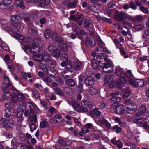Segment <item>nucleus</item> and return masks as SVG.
I'll list each match as a JSON object with an SVG mask.
<instances>
[{"mask_svg":"<svg viewBox=\"0 0 149 149\" xmlns=\"http://www.w3.org/2000/svg\"><path fill=\"white\" fill-rule=\"evenodd\" d=\"M119 94L118 91L110 93V95L112 96L111 101L114 103H117L120 102L121 100L120 97H117Z\"/></svg>","mask_w":149,"mask_h":149,"instance_id":"8","label":"nucleus"},{"mask_svg":"<svg viewBox=\"0 0 149 149\" xmlns=\"http://www.w3.org/2000/svg\"><path fill=\"white\" fill-rule=\"evenodd\" d=\"M70 20H73L74 22H77L81 19H82L84 17L79 15H70Z\"/></svg>","mask_w":149,"mask_h":149,"instance_id":"22","label":"nucleus"},{"mask_svg":"<svg viewBox=\"0 0 149 149\" xmlns=\"http://www.w3.org/2000/svg\"><path fill=\"white\" fill-rule=\"evenodd\" d=\"M71 105L75 111L79 112H82V107L81 105H80L79 102L75 100H72L71 102Z\"/></svg>","mask_w":149,"mask_h":149,"instance_id":"9","label":"nucleus"},{"mask_svg":"<svg viewBox=\"0 0 149 149\" xmlns=\"http://www.w3.org/2000/svg\"><path fill=\"white\" fill-rule=\"evenodd\" d=\"M52 39L57 42H61L62 40V37L58 34L55 36V38Z\"/></svg>","mask_w":149,"mask_h":149,"instance_id":"62","label":"nucleus"},{"mask_svg":"<svg viewBox=\"0 0 149 149\" xmlns=\"http://www.w3.org/2000/svg\"><path fill=\"white\" fill-rule=\"evenodd\" d=\"M62 76L64 78H72L74 76V72L71 70H67L63 71L62 73Z\"/></svg>","mask_w":149,"mask_h":149,"instance_id":"12","label":"nucleus"},{"mask_svg":"<svg viewBox=\"0 0 149 149\" xmlns=\"http://www.w3.org/2000/svg\"><path fill=\"white\" fill-rule=\"evenodd\" d=\"M43 59L44 60V61L45 62V60L49 59V58L50 57V55L47 52H45L44 54V55H43Z\"/></svg>","mask_w":149,"mask_h":149,"instance_id":"58","label":"nucleus"},{"mask_svg":"<svg viewBox=\"0 0 149 149\" xmlns=\"http://www.w3.org/2000/svg\"><path fill=\"white\" fill-rule=\"evenodd\" d=\"M31 20V15L30 14H26L24 18V20L25 22H29Z\"/></svg>","mask_w":149,"mask_h":149,"instance_id":"55","label":"nucleus"},{"mask_svg":"<svg viewBox=\"0 0 149 149\" xmlns=\"http://www.w3.org/2000/svg\"><path fill=\"white\" fill-rule=\"evenodd\" d=\"M7 87L9 90L11 89L13 93L15 95H17V94L19 93V92L18 90L12 86L11 84H7Z\"/></svg>","mask_w":149,"mask_h":149,"instance_id":"28","label":"nucleus"},{"mask_svg":"<svg viewBox=\"0 0 149 149\" xmlns=\"http://www.w3.org/2000/svg\"><path fill=\"white\" fill-rule=\"evenodd\" d=\"M24 113V112L22 110H21L19 111H18L17 114V116L19 118V119L18 120L21 121L23 119V118L22 117Z\"/></svg>","mask_w":149,"mask_h":149,"instance_id":"47","label":"nucleus"},{"mask_svg":"<svg viewBox=\"0 0 149 149\" xmlns=\"http://www.w3.org/2000/svg\"><path fill=\"white\" fill-rule=\"evenodd\" d=\"M81 105L82 108V112H83L88 111L87 108L93 107L92 103L87 100H82L81 102Z\"/></svg>","mask_w":149,"mask_h":149,"instance_id":"6","label":"nucleus"},{"mask_svg":"<svg viewBox=\"0 0 149 149\" xmlns=\"http://www.w3.org/2000/svg\"><path fill=\"white\" fill-rule=\"evenodd\" d=\"M13 36L15 38L20 40H24V36L23 35L15 33L13 35Z\"/></svg>","mask_w":149,"mask_h":149,"instance_id":"46","label":"nucleus"},{"mask_svg":"<svg viewBox=\"0 0 149 149\" xmlns=\"http://www.w3.org/2000/svg\"><path fill=\"white\" fill-rule=\"evenodd\" d=\"M91 64L93 68L95 70H98L99 68L98 65L96 60L95 59H93L91 61Z\"/></svg>","mask_w":149,"mask_h":149,"instance_id":"31","label":"nucleus"},{"mask_svg":"<svg viewBox=\"0 0 149 149\" xmlns=\"http://www.w3.org/2000/svg\"><path fill=\"white\" fill-rule=\"evenodd\" d=\"M61 60L64 61H67L68 58V56L67 54L65 53H63L62 54L61 56L60 57Z\"/></svg>","mask_w":149,"mask_h":149,"instance_id":"52","label":"nucleus"},{"mask_svg":"<svg viewBox=\"0 0 149 149\" xmlns=\"http://www.w3.org/2000/svg\"><path fill=\"white\" fill-rule=\"evenodd\" d=\"M54 91L56 94L60 96H63L64 95L63 91L61 90L59 88H54Z\"/></svg>","mask_w":149,"mask_h":149,"instance_id":"33","label":"nucleus"},{"mask_svg":"<svg viewBox=\"0 0 149 149\" xmlns=\"http://www.w3.org/2000/svg\"><path fill=\"white\" fill-rule=\"evenodd\" d=\"M45 62L48 65H50L52 67H54L56 65V62L53 59H48L45 61Z\"/></svg>","mask_w":149,"mask_h":149,"instance_id":"30","label":"nucleus"},{"mask_svg":"<svg viewBox=\"0 0 149 149\" xmlns=\"http://www.w3.org/2000/svg\"><path fill=\"white\" fill-rule=\"evenodd\" d=\"M42 77L44 80L47 83H50L52 81V80L51 78L49 77L47 75H44Z\"/></svg>","mask_w":149,"mask_h":149,"instance_id":"49","label":"nucleus"},{"mask_svg":"<svg viewBox=\"0 0 149 149\" xmlns=\"http://www.w3.org/2000/svg\"><path fill=\"white\" fill-rule=\"evenodd\" d=\"M96 58L100 66L103 69L104 72L109 73L113 71L114 66L104 56H97Z\"/></svg>","mask_w":149,"mask_h":149,"instance_id":"1","label":"nucleus"},{"mask_svg":"<svg viewBox=\"0 0 149 149\" xmlns=\"http://www.w3.org/2000/svg\"><path fill=\"white\" fill-rule=\"evenodd\" d=\"M79 84H84V83H85L86 79L84 76L83 75H81L79 76Z\"/></svg>","mask_w":149,"mask_h":149,"instance_id":"42","label":"nucleus"},{"mask_svg":"<svg viewBox=\"0 0 149 149\" xmlns=\"http://www.w3.org/2000/svg\"><path fill=\"white\" fill-rule=\"evenodd\" d=\"M54 46L53 45H50L48 47V49L49 52L52 53L56 49Z\"/></svg>","mask_w":149,"mask_h":149,"instance_id":"60","label":"nucleus"},{"mask_svg":"<svg viewBox=\"0 0 149 149\" xmlns=\"http://www.w3.org/2000/svg\"><path fill=\"white\" fill-rule=\"evenodd\" d=\"M11 20L14 24H12V28L7 27L6 30L11 32H19V28L21 26V21L19 16L15 15L11 17Z\"/></svg>","mask_w":149,"mask_h":149,"instance_id":"2","label":"nucleus"},{"mask_svg":"<svg viewBox=\"0 0 149 149\" xmlns=\"http://www.w3.org/2000/svg\"><path fill=\"white\" fill-rule=\"evenodd\" d=\"M29 107V109L30 110L29 116L28 118V120L30 122L33 121L36 123L37 120L36 116V115L34 114V111L36 112H38L39 110L38 107L34 106L32 103H29L28 104Z\"/></svg>","mask_w":149,"mask_h":149,"instance_id":"3","label":"nucleus"},{"mask_svg":"<svg viewBox=\"0 0 149 149\" xmlns=\"http://www.w3.org/2000/svg\"><path fill=\"white\" fill-rule=\"evenodd\" d=\"M123 26L125 28L129 29L131 28L132 25L127 21L123 20L121 22Z\"/></svg>","mask_w":149,"mask_h":149,"instance_id":"32","label":"nucleus"},{"mask_svg":"<svg viewBox=\"0 0 149 149\" xmlns=\"http://www.w3.org/2000/svg\"><path fill=\"white\" fill-rule=\"evenodd\" d=\"M5 107L7 109H14L13 104L11 103H6L5 104Z\"/></svg>","mask_w":149,"mask_h":149,"instance_id":"53","label":"nucleus"},{"mask_svg":"<svg viewBox=\"0 0 149 149\" xmlns=\"http://www.w3.org/2000/svg\"><path fill=\"white\" fill-rule=\"evenodd\" d=\"M2 90L4 93L2 96L3 98L8 99L11 97V93L9 91L7 86L3 87Z\"/></svg>","mask_w":149,"mask_h":149,"instance_id":"13","label":"nucleus"},{"mask_svg":"<svg viewBox=\"0 0 149 149\" xmlns=\"http://www.w3.org/2000/svg\"><path fill=\"white\" fill-rule=\"evenodd\" d=\"M95 80L94 78L89 77L86 79L85 84L88 86H92L95 83Z\"/></svg>","mask_w":149,"mask_h":149,"instance_id":"20","label":"nucleus"},{"mask_svg":"<svg viewBox=\"0 0 149 149\" xmlns=\"http://www.w3.org/2000/svg\"><path fill=\"white\" fill-rule=\"evenodd\" d=\"M131 91L129 88L126 87L121 91V95L123 98L128 97L130 94Z\"/></svg>","mask_w":149,"mask_h":149,"instance_id":"15","label":"nucleus"},{"mask_svg":"<svg viewBox=\"0 0 149 149\" xmlns=\"http://www.w3.org/2000/svg\"><path fill=\"white\" fill-rule=\"evenodd\" d=\"M89 114L90 116L92 117H97L100 115L101 112L99 108L95 107L92 111L90 112Z\"/></svg>","mask_w":149,"mask_h":149,"instance_id":"14","label":"nucleus"},{"mask_svg":"<svg viewBox=\"0 0 149 149\" xmlns=\"http://www.w3.org/2000/svg\"><path fill=\"white\" fill-rule=\"evenodd\" d=\"M40 47L35 46H33V45H32L31 47H29V50L31 53L34 54L35 53H38L40 50Z\"/></svg>","mask_w":149,"mask_h":149,"instance_id":"26","label":"nucleus"},{"mask_svg":"<svg viewBox=\"0 0 149 149\" xmlns=\"http://www.w3.org/2000/svg\"><path fill=\"white\" fill-rule=\"evenodd\" d=\"M81 67V64L79 62H75L73 64V67L74 70H79Z\"/></svg>","mask_w":149,"mask_h":149,"instance_id":"37","label":"nucleus"},{"mask_svg":"<svg viewBox=\"0 0 149 149\" xmlns=\"http://www.w3.org/2000/svg\"><path fill=\"white\" fill-rule=\"evenodd\" d=\"M16 113L15 110L14 109H6L5 110V117L7 118H9L11 116H14Z\"/></svg>","mask_w":149,"mask_h":149,"instance_id":"17","label":"nucleus"},{"mask_svg":"<svg viewBox=\"0 0 149 149\" xmlns=\"http://www.w3.org/2000/svg\"><path fill=\"white\" fill-rule=\"evenodd\" d=\"M58 49L63 52H65L67 50L66 46L63 43H59L58 44Z\"/></svg>","mask_w":149,"mask_h":149,"instance_id":"36","label":"nucleus"},{"mask_svg":"<svg viewBox=\"0 0 149 149\" xmlns=\"http://www.w3.org/2000/svg\"><path fill=\"white\" fill-rule=\"evenodd\" d=\"M119 82L121 85L125 86L124 85V84L126 83L127 82V81L125 78L124 77H121V78Z\"/></svg>","mask_w":149,"mask_h":149,"instance_id":"57","label":"nucleus"},{"mask_svg":"<svg viewBox=\"0 0 149 149\" xmlns=\"http://www.w3.org/2000/svg\"><path fill=\"white\" fill-rule=\"evenodd\" d=\"M140 10L145 14H147L148 13V10L147 8L143 6H140L139 7Z\"/></svg>","mask_w":149,"mask_h":149,"instance_id":"64","label":"nucleus"},{"mask_svg":"<svg viewBox=\"0 0 149 149\" xmlns=\"http://www.w3.org/2000/svg\"><path fill=\"white\" fill-rule=\"evenodd\" d=\"M48 126V123L46 121H44L40 123V126L41 128H43Z\"/></svg>","mask_w":149,"mask_h":149,"instance_id":"63","label":"nucleus"},{"mask_svg":"<svg viewBox=\"0 0 149 149\" xmlns=\"http://www.w3.org/2000/svg\"><path fill=\"white\" fill-rule=\"evenodd\" d=\"M136 86L141 87L143 86L144 84V80L141 79H137L136 81Z\"/></svg>","mask_w":149,"mask_h":149,"instance_id":"43","label":"nucleus"},{"mask_svg":"<svg viewBox=\"0 0 149 149\" xmlns=\"http://www.w3.org/2000/svg\"><path fill=\"white\" fill-rule=\"evenodd\" d=\"M41 44V39L40 38H36L32 41L31 44L33 46L40 47Z\"/></svg>","mask_w":149,"mask_h":149,"instance_id":"27","label":"nucleus"},{"mask_svg":"<svg viewBox=\"0 0 149 149\" xmlns=\"http://www.w3.org/2000/svg\"><path fill=\"white\" fill-rule=\"evenodd\" d=\"M125 111L123 106L120 105L116 108L115 110V113L118 114H120L124 113Z\"/></svg>","mask_w":149,"mask_h":149,"instance_id":"18","label":"nucleus"},{"mask_svg":"<svg viewBox=\"0 0 149 149\" xmlns=\"http://www.w3.org/2000/svg\"><path fill=\"white\" fill-rule=\"evenodd\" d=\"M63 90L67 94H70L72 92V89L68 87H65L63 88Z\"/></svg>","mask_w":149,"mask_h":149,"instance_id":"59","label":"nucleus"},{"mask_svg":"<svg viewBox=\"0 0 149 149\" xmlns=\"http://www.w3.org/2000/svg\"><path fill=\"white\" fill-rule=\"evenodd\" d=\"M136 79H130L128 80L129 83L134 87L136 86Z\"/></svg>","mask_w":149,"mask_h":149,"instance_id":"54","label":"nucleus"},{"mask_svg":"<svg viewBox=\"0 0 149 149\" xmlns=\"http://www.w3.org/2000/svg\"><path fill=\"white\" fill-rule=\"evenodd\" d=\"M0 124L7 130L11 129L14 126L13 122H10L8 120L5 118H2L0 120Z\"/></svg>","mask_w":149,"mask_h":149,"instance_id":"4","label":"nucleus"},{"mask_svg":"<svg viewBox=\"0 0 149 149\" xmlns=\"http://www.w3.org/2000/svg\"><path fill=\"white\" fill-rule=\"evenodd\" d=\"M22 74L23 77L25 79H27V77L30 78L31 77V74L30 73H26L25 72H22Z\"/></svg>","mask_w":149,"mask_h":149,"instance_id":"56","label":"nucleus"},{"mask_svg":"<svg viewBox=\"0 0 149 149\" xmlns=\"http://www.w3.org/2000/svg\"><path fill=\"white\" fill-rule=\"evenodd\" d=\"M97 89L95 87H92L89 88L88 92L91 95H94L97 93Z\"/></svg>","mask_w":149,"mask_h":149,"instance_id":"45","label":"nucleus"},{"mask_svg":"<svg viewBox=\"0 0 149 149\" xmlns=\"http://www.w3.org/2000/svg\"><path fill=\"white\" fill-rule=\"evenodd\" d=\"M146 111V106L144 104H142L139 109L138 112L136 113L135 116L137 117L140 116L143 114Z\"/></svg>","mask_w":149,"mask_h":149,"instance_id":"16","label":"nucleus"},{"mask_svg":"<svg viewBox=\"0 0 149 149\" xmlns=\"http://www.w3.org/2000/svg\"><path fill=\"white\" fill-rule=\"evenodd\" d=\"M46 72L49 75L53 77L56 78L58 76V74L55 71L52 70H48Z\"/></svg>","mask_w":149,"mask_h":149,"instance_id":"29","label":"nucleus"},{"mask_svg":"<svg viewBox=\"0 0 149 149\" xmlns=\"http://www.w3.org/2000/svg\"><path fill=\"white\" fill-rule=\"evenodd\" d=\"M58 35V32L55 31L53 32L50 29H47L44 33V36L47 38H49L51 37L52 39H54L55 36Z\"/></svg>","mask_w":149,"mask_h":149,"instance_id":"7","label":"nucleus"},{"mask_svg":"<svg viewBox=\"0 0 149 149\" xmlns=\"http://www.w3.org/2000/svg\"><path fill=\"white\" fill-rule=\"evenodd\" d=\"M18 100L19 101H21L25 99L26 97L23 94L21 93H19L17 95Z\"/></svg>","mask_w":149,"mask_h":149,"instance_id":"48","label":"nucleus"},{"mask_svg":"<svg viewBox=\"0 0 149 149\" xmlns=\"http://www.w3.org/2000/svg\"><path fill=\"white\" fill-rule=\"evenodd\" d=\"M126 111L129 113L132 114L134 113L135 111V109L134 108L131 107H127Z\"/></svg>","mask_w":149,"mask_h":149,"instance_id":"50","label":"nucleus"},{"mask_svg":"<svg viewBox=\"0 0 149 149\" xmlns=\"http://www.w3.org/2000/svg\"><path fill=\"white\" fill-rule=\"evenodd\" d=\"M66 84L70 87H73L75 84V81L73 79L67 80L65 81Z\"/></svg>","mask_w":149,"mask_h":149,"instance_id":"38","label":"nucleus"},{"mask_svg":"<svg viewBox=\"0 0 149 149\" xmlns=\"http://www.w3.org/2000/svg\"><path fill=\"white\" fill-rule=\"evenodd\" d=\"M29 33L32 35H36L38 34V31L36 30L33 29H29L28 30Z\"/></svg>","mask_w":149,"mask_h":149,"instance_id":"51","label":"nucleus"},{"mask_svg":"<svg viewBox=\"0 0 149 149\" xmlns=\"http://www.w3.org/2000/svg\"><path fill=\"white\" fill-rule=\"evenodd\" d=\"M38 68L42 70L44 72H47L48 70L46 65L43 63H40L38 65Z\"/></svg>","mask_w":149,"mask_h":149,"instance_id":"40","label":"nucleus"},{"mask_svg":"<svg viewBox=\"0 0 149 149\" xmlns=\"http://www.w3.org/2000/svg\"><path fill=\"white\" fill-rule=\"evenodd\" d=\"M115 73L118 76L120 77H125V74L122 69L119 67H116L115 69Z\"/></svg>","mask_w":149,"mask_h":149,"instance_id":"24","label":"nucleus"},{"mask_svg":"<svg viewBox=\"0 0 149 149\" xmlns=\"http://www.w3.org/2000/svg\"><path fill=\"white\" fill-rule=\"evenodd\" d=\"M116 83L114 81L112 77L107 75L104 79V85L106 86H109L110 88H113L116 85Z\"/></svg>","mask_w":149,"mask_h":149,"instance_id":"5","label":"nucleus"},{"mask_svg":"<svg viewBox=\"0 0 149 149\" xmlns=\"http://www.w3.org/2000/svg\"><path fill=\"white\" fill-rule=\"evenodd\" d=\"M144 27V25L143 24L137 25L134 26V29L136 30L140 31L142 30Z\"/></svg>","mask_w":149,"mask_h":149,"instance_id":"41","label":"nucleus"},{"mask_svg":"<svg viewBox=\"0 0 149 149\" xmlns=\"http://www.w3.org/2000/svg\"><path fill=\"white\" fill-rule=\"evenodd\" d=\"M111 130L116 133L118 134L122 130L121 128L118 125L113 126L111 129Z\"/></svg>","mask_w":149,"mask_h":149,"instance_id":"34","label":"nucleus"},{"mask_svg":"<svg viewBox=\"0 0 149 149\" xmlns=\"http://www.w3.org/2000/svg\"><path fill=\"white\" fill-rule=\"evenodd\" d=\"M128 16L127 14L123 12H121L118 14H117L115 17V19L118 21H123V20L126 19H128Z\"/></svg>","mask_w":149,"mask_h":149,"instance_id":"10","label":"nucleus"},{"mask_svg":"<svg viewBox=\"0 0 149 149\" xmlns=\"http://www.w3.org/2000/svg\"><path fill=\"white\" fill-rule=\"evenodd\" d=\"M43 56L42 54L35 55L33 56V58L34 60L38 63H40L43 60Z\"/></svg>","mask_w":149,"mask_h":149,"instance_id":"23","label":"nucleus"},{"mask_svg":"<svg viewBox=\"0 0 149 149\" xmlns=\"http://www.w3.org/2000/svg\"><path fill=\"white\" fill-rule=\"evenodd\" d=\"M61 65L63 67L65 66L67 69H70L72 68V64L70 61H62L61 63Z\"/></svg>","mask_w":149,"mask_h":149,"instance_id":"21","label":"nucleus"},{"mask_svg":"<svg viewBox=\"0 0 149 149\" xmlns=\"http://www.w3.org/2000/svg\"><path fill=\"white\" fill-rule=\"evenodd\" d=\"M23 1L22 0H16L14 4L16 7H19L20 8L23 9L25 8V6L23 4Z\"/></svg>","mask_w":149,"mask_h":149,"instance_id":"25","label":"nucleus"},{"mask_svg":"<svg viewBox=\"0 0 149 149\" xmlns=\"http://www.w3.org/2000/svg\"><path fill=\"white\" fill-rule=\"evenodd\" d=\"M134 122L137 125H142L144 122V119L141 117H139L134 120Z\"/></svg>","mask_w":149,"mask_h":149,"instance_id":"35","label":"nucleus"},{"mask_svg":"<svg viewBox=\"0 0 149 149\" xmlns=\"http://www.w3.org/2000/svg\"><path fill=\"white\" fill-rule=\"evenodd\" d=\"M85 127H86L88 130L90 129H92L93 131L95 132H97L98 131H99L100 130H95L94 128V127L93 126V125L90 123H87L85 125Z\"/></svg>","mask_w":149,"mask_h":149,"instance_id":"44","label":"nucleus"},{"mask_svg":"<svg viewBox=\"0 0 149 149\" xmlns=\"http://www.w3.org/2000/svg\"><path fill=\"white\" fill-rule=\"evenodd\" d=\"M89 20L88 18H86L84 21V25L85 28H88L89 26Z\"/></svg>","mask_w":149,"mask_h":149,"instance_id":"61","label":"nucleus"},{"mask_svg":"<svg viewBox=\"0 0 149 149\" xmlns=\"http://www.w3.org/2000/svg\"><path fill=\"white\" fill-rule=\"evenodd\" d=\"M52 53L53 56L56 58H58L60 55V52L59 49H56Z\"/></svg>","mask_w":149,"mask_h":149,"instance_id":"39","label":"nucleus"},{"mask_svg":"<svg viewBox=\"0 0 149 149\" xmlns=\"http://www.w3.org/2000/svg\"><path fill=\"white\" fill-rule=\"evenodd\" d=\"M50 2V0H38L37 3L40 7H44L48 5Z\"/></svg>","mask_w":149,"mask_h":149,"instance_id":"19","label":"nucleus"},{"mask_svg":"<svg viewBox=\"0 0 149 149\" xmlns=\"http://www.w3.org/2000/svg\"><path fill=\"white\" fill-rule=\"evenodd\" d=\"M143 17L141 15H136L134 17L130 16L128 17L129 20L131 21L134 23L140 22L143 20Z\"/></svg>","mask_w":149,"mask_h":149,"instance_id":"11","label":"nucleus"}]
</instances>
